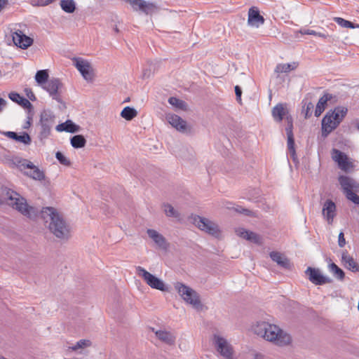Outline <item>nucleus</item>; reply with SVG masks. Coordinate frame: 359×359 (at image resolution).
<instances>
[{"mask_svg": "<svg viewBox=\"0 0 359 359\" xmlns=\"http://www.w3.org/2000/svg\"><path fill=\"white\" fill-rule=\"evenodd\" d=\"M11 196L10 204L24 216L35 219L40 215L51 233L60 239H68L70 236L69 225L55 208L53 207L43 208L41 211L37 208L27 204L25 198L20 197L17 193Z\"/></svg>", "mask_w": 359, "mask_h": 359, "instance_id": "nucleus-1", "label": "nucleus"}, {"mask_svg": "<svg viewBox=\"0 0 359 359\" xmlns=\"http://www.w3.org/2000/svg\"><path fill=\"white\" fill-rule=\"evenodd\" d=\"M253 330L257 335L278 346L287 345L291 341V337L288 334L284 332L278 326L264 321L257 323Z\"/></svg>", "mask_w": 359, "mask_h": 359, "instance_id": "nucleus-2", "label": "nucleus"}, {"mask_svg": "<svg viewBox=\"0 0 359 359\" xmlns=\"http://www.w3.org/2000/svg\"><path fill=\"white\" fill-rule=\"evenodd\" d=\"M347 114V109L337 107L333 110H329L322 120V136L326 137L335 130Z\"/></svg>", "mask_w": 359, "mask_h": 359, "instance_id": "nucleus-3", "label": "nucleus"}, {"mask_svg": "<svg viewBox=\"0 0 359 359\" xmlns=\"http://www.w3.org/2000/svg\"><path fill=\"white\" fill-rule=\"evenodd\" d=\"M339 182L348 200L356 205H359V182L345 175L339 177Z\"/></svg>", "mask_w": 359, "mask_h": 359, "instance_id": "nucleus-4", "label": "nucleus"}, {"mask_svg": "<svg viewBox=\"0 0 359 359\" xmlns=\"http://www.w3.org/2000/svg\"><path fill=\"white\" fill-rule=\"evenodd\" d=\"M55 116L51 111L44 110L41 112L39 123L40 140H46L50 135L51 129L55 122Z\"/></svg>", "mask_w": 359, "mask_h": 359, "instance_id": "nucleus-5", "label": "nucleus"}, {"mask_svg": "<svg viewBox=\"0 0 359 359\" xmlns=\"http://www.w3.org/2000/svg\"><path fill=\"white\" fill-rule=\"evenodd\" d=\"M175 289L187 304L195 308H198L201 305L198 294L189 286L177 282L175 284Z\"/></svg>", "mask_w": 359, "mask_h": 359, "instance_id": "nucleus-6", "label": "nucleus"}, {"mask_svg": "<svg viewBox=\"0 0 359 359\" xmlns=\"http://www.w3.org/2000/svg\"><path fill=\"white\" fill-rule=\"evenodd\" d=\"M137 274L142 277L146 283L153 289L166 291L167 287L163 280L148 272L142 266L136 268Z\"/></svg>", "mask_w": 359, "mask_h": 359, "instance_id": "nucleus-7", "label": "nucleus"}, {"mask_svg": "<svg viewBox=\"0 0 359 359\" xmlns=\"http://www.w3.org/2000/svg\"><path fill=\"white\" fill-rule=\"evenodd\" d=\"M192 219L194 224L201 230L215 236H219V229L215 222L198 215H194Z\"/></svg>", "mask_w": 359, "mask_h": 359, "instance_id": "nucleus-8", "label": "nucleus"}, {"mask_svg": "<svg viewBox=\"0 0 359 359\" xmlns=\"http://www.w3.org/2000/svg\"><path fill=\"white\" fill-rule=\"evenodd\" d=\"M213 344L216 350L226 359H233V348L224 337L214 334Z\"/></svg>", "mask_w": 359, "mask_h": 359, "instance_id": "nucleus-9", "label": "nucleus"}, {"mask_svg": "<svg viewBox=\"0 0 359 359\" xmlns=\"http://www.w3.org/2000/svg\"><path fill=\"white\" fill-rule=\"evenodd\" d=\"M73 62L85 80L87 81H92L93 80V70L88 61L81 57H74Z\"/></svg>", "mask_w": 359, "mask_h": 359, "instance_id": "nucleus-10", "label": "nucleus"}, {"mask_svg": "<svg viewBox=\"0 0 359 359\" xmlns=\"http://www.w3.org/2000/svg\"><path fill=\"white\" fill-rule=\"evenodd\" d=\"M62 87V83L58 79H51L48 80L43 86V88L49 93L50 96L53 100L58 102H62L60 95V89Z\"/></svg>", "mask_w": 359, "mask_h": 359, "instance_id": "nucleus-11", "label": "nucleus"}, {"mask_svg": "<svg viewBox=\"0 0 359 359\" xmlns=\"http://www.w3.org/2000/svg\"><path fill=\"white\" fill-rule=\"evenodd\" d=\"M19 167L21 170L29 169V172H26L25 174L36 180H43L45 178V175L43 171L35 166L31 161L24 159L19 162Z\"/></svg>", "mask_w": 359, "mask_h": 359, "instance_id": "nucleus-12", "label": "nucleus"}, {"mask_svg": "<svg viewBox=\"0 0 359 359\" xmlns=\"http://www.w3.org/2000/svg\"><path fill=\"white\" fill-rule=\"evenodd\" d=\"M305 273L309 276V280L316 285H322L331 283V279L324 276L318 269L308 267Z\"/></svg>", "mask_w": 359, "mask_h": 359, "instance_id": "nucleus-13", "label": "nucleus"}, {"mask_svg": "<svg viewBox=\"0 0 359 359\" xmlns=\"http://www.w3.org/2000/svg\"><path fill=\"white\" fill-rule=\"evenodd\" d=\"M332 158L337 162L339 168L344 171L346 172L353 168V163L349 161L347 155L337 149L332 150Z\"/></svg>", "mask_w": 359, "mask_h": 359, "instance_id": "nucleus-14", "label": "nucleus"}, {"mask_svg": "<svg viewBox=\"0 0 359 359\" xmlns=\"http://www.w3.org/2000/svg\"><path fill=\"white\" fill-rule=\"evenodd\" d=\"M12 38L14 44L22 49H26L33 43V39L20 30L13 32Z\"/></svg>", "mask_w": 359, "mask_h": 359, "instance_id": "nucleus-15", "label": "nucleus"}, {"mask_svg": "<svg viewBox=\"0 0 359 359\" xmlns=\"http://www.w3.org/2000/svg\"><path fill=\"white\" fill-rule=\"evenodd\" d=\"M264 18L257 8L252 7L248 11V24L251 27H259L264 23Z\"/></svg>", "mask_w": 359, "mask_h": 359, "instance_id": "nucleus-16", "label": "nucleus"}, {"mask_svg": "<svg viewBox=\"0 0 359 359\" xmlns=\"http://www.w3.org/2000/svg\"><path fill=\"white\" fill-rule=\"evenodd\" d=\"M168 122L178 131L186 133L187 125L186 121L183 120L179 116L174 114H168L166 115Z\"/></svg>", "mask_w": 359, "mask_h": 359, "instance_id": "nucleus-17", "label": "nucleus"}, {"mask_svg": "<svg viewBox=\"0 0 359 359\" xmlns=\"http://www.w3.org/2000/svg\"><path fill=\"white\" fill-rule=\"evenodd\" d=\"M322 213L328 224H332L336 216V205L330 199L326 200L323 204Z\"/></svg>", "mask_w": 359, "mask_h": 359, "instance_id": "nucleus-18", "label": "nucleus"}, {"mask_svg": "<svg viewBox=\"0 0 359 359\" xmlns=\"http://www.w3.org/2000/svg\"><path fill=\"white\" fill-rule=\"evenodd\" d=\"M2 134H4L7 137H9L18 142L23 143L25 145L30 144L32 142L30 136L27 133H22V134L18 135L15 132L7 131L3 132Z\"/></svg>", "mask_w": 359, "mask_h": 359, "instance_id": "nucleus-19", "label": "nucleus"}, {"mask_svg": "<svg viewBox=\"0 0 359 359\" xmlns=\"http://www.w3.org/2000/svg\"><path fill=\"white\" fill-rule=\"evenodd\" d=\"M272 116L276 122L280 123L283 121L284 116L286 117L290 115L288 114V111L285 108V104L278 103L272 109Z\"/></svg>", "mask_w": 359, "mask_h": 359, "instance_id": "nucleus-20", "label": "nucleus"}, {"mask_svg": "<svg viewBox=\"0 0 359 359\" xmlns=\"http://www.w3.org/2000/svg\"><path fill=\"white\" fill-rule=\"evenodd\" d=\"M341 260L345 266L353 272L359 271V265L356 261L348 255L346 250L344 251L341 255Z\"/></svg>", "mask_w": 359, "mask_h": 359, "instance_id": "nucleus-21", "label": "nucleus"}, {"mask_svg": "<svg viewBox=\"0 0 359 359\" xmlns=\"http://www.w3.org/2000/svg\"><path fill=\"white\" fill-rule=\"evenodd\" d=\"M333 95L332 94L325 93L324 95L319 99L316 107L315 109V116L318 117L321 115V114L325 109L327 102L331 100L333 98Z\"/></svg>", "mask_w": 359, "mask_h": 359, "instance_id": "nucleus-22", "label": "nucleus"}, {"mask_svg": "<svg viewBox=\"0 0 359 359\" xmlns=\"http://www.w3.org/2000/svg\"><path fill=\"white\" fill-rule=\"evenodd\" d=\"M147 234L159 248L162 249L168 248V245L165 238L156 230L148 229Z\"/></svg>", "mask_w": 359, "mask_h": 359, "instance_id": "nucleus-23", "label": "nucleus"}, {"mask_svg": "<svg viewBox=\"0 0 359 359\" xmlns=\"http://www.w3.org/2000/svg\"><path fill=\"white\" fill-rule=\"evenodd\" d=\"M236 234L241 238H243L248 241H252L255 243H259L261 241L260 236L250 231H247L245 229L239 228L236 230Z\"/></svg>", "mask_w": 359, "mask_h": 359, "instance_id": "nucleus-24", "label": "nucleus"}, {"mask_svg": "<svg viewBox=\"0 0 359 359\" xmlns=\"http://www.w3.org/2000/svg\"><path fill=\"white\" fill-rule=\"evenodd\" d=\"M55 129L58 132L66 131L68 133H74L79 131V126L76 125L71 120H67L65 123L58 124Z\"/></svg>", "mask_w": 359, "mask_h": 359, "instance_id": "nucleus-25", "label": "nucleus"}, {"mask_svg": "<svg viewBox=\"0 0 359 359\" xmlns=\"http://www.w3.org/2000/svg\"><path fill=\"white\" fill-rule=\"evenodd\" d=\"M156 336L161 341L168 345H173L176 337L170 332L165 330H158L156 332Z\"/></svg>", "mask_w": 359, "mask_h": 359, "instance_id": "nucleus-26", "label": "nucleus"}, {"mask_svg": "<svg viewBox=\"0 0 359 359\" xmlns=\"http://www.w3.org/2000/svg\"><path fill=\"white\" fill-rule=\"evenodd\" d=\"M270 257L273 262H276L278 265L283 268L287 269L290 266L289 260L278 252H271L270 253Z\"/></svg>", "mask_w": 359, "mask_h": 359, "instance_id": "nucleus-27", "label": "nucleus"}, {"mask_svg": "<svg viewBox=\"0 0 359 359\" xmlns=\"http://www.w3.org/2000/svg\"><path fill=\"white\" fill-rule=\"evenodd\" d=\"M287 154L293 160V161H296L297 159L294 148V135L287 136Z\"/></svg>", "mask_w": 359, "mask_h": 359, "instance_id": "nucleus-28", "label": "nucleus"}, {"mask_svg": "<svg viewBox=\"0 0 359 359\" xmlns=\"http://www.w3.org/2000/svg\"><path fill=\"white\" fill-rule=\"evenodd\" d=\"M71 144L74 148L80 149L85 147L86 140L81 135H76L71 138Z\"/></svg>", "mask_w": 359, "mask_h": 359, "instance_id": "nucleus-29", "label": "nucleus"}, {"mask_svg": "<svg viewBox=\"0 0 359 359\" xmlns=\"http://www.w3.org/2000/svg\"><path fill=\"white\" fill-rule=\"evenodd\" d=\"M60 5L61 8L67 13H72L76 10V4L74 0H61Z\"/></svg>", "mask_w": 359, "mask_h": 359, "instance_id": "nucleus-30", "label": "nucleus"}, {"mask_svg": "<svg viewBox=\"0 0 359 359\" xmlns=\"http://www.w3.org/2000/svg\"><path fill=\"white\" fill-rule=\"evenodd\" d=\"M330 271L333 274V276L337 279L342 280L345 277V273L344 271L340 269L337 264L334 263H332L329 265Z\"/></svg>", "mask_w": 359, "mask_h": 359, "instance_id": "nucleus-31", "label": "nucleus"}, {"mask_svg": "<svg viewBox=\"0 0 359 359\" xmlns=\"http://www.w3.org/2000/svg\"><path fill=\"white\" fill-rule=\"evenodd\" d=\"M334 21L342 27L351 29L359 28V24H354L352 22L346 20L340 17L334 18Z\"/></svg>", "mask_w": 359, "mask_h": 359, "instance_id": "nucleus-32", "label": "nucleus"}, {"mask_svg": "<svg viewBox=\"0 0 359 359\" xmlns=\"http://www.w3.org/2000/svg\"><path fill=\"white\" fill-rule=\"evenodd\" d=\"M35 80L39 85H44L48 81L47 69L39 70L35 75Z\"/></svg>", "mask_w": 359, "mask_h": 359, "instance_id": "nucleus-33", "label": "nucleus"}, {"mask_svg": "<svg viewBox=\"0 0 359 359\" xmlns=\"http://www.w3.org/2000/svg\"><path fill=\"white\" fill-rule=\"evenodd\" d=\"M137 114V111L132 107H126L121 113V116L127 121H130Z\"/></svg>", "mask_w": 359, "mask_h": 359, "instance_id": "nucleus-34", "label": "nucleus"}, {"mask_svg": "<svg viewBox=\"0 0 359 359\" xmlns=\"http://www.w3.org/2000/svg\"><path fill=\"white\" fill-rule=\"evenodd\" d=\"M168 102L172 106L175 107L177 109H182V110H187V103L175 97H171L168 99Z\"/></svg>", "mask_w": 359, "mask_h": 359, "instance_id": "nucleus-35", "label": "nucleus"}, {"mask_svg": "<svg viewBox=\"0 0 359 359\" xmlns=\"http://www.w3.org/2000/svg\"><path fill=\"white\" fill-rule=\"evenodd\" d=\"M164 212L168 217H172L177 218L180 217L179 212L175 210V208L168 203L163 205Z\"/></svg>", "mask_w": 359, "mask_h": 359, "instance_id": "nucleus-36", "label": "nucleus"}, {"mask_svg": "<svg viewBox=\"0 0 359 359\" xmlns=\"http://www.w3.org/2000/svg\"><path fill=\"white\" fill-rule=\"evenodd\" d=\"M91 341L88 339H81L78 341L74 346L72 347L73 351H76L80 348H87L91 346Z\"/></svg>", "mask_w": 359, "mask_h": 359, "instance_id": "nucleus-37", "label": "nucleus"}, {"mask_svg": "<svg viewBox=\"0 0 359 359\" xmlns=\"http://www.w3.org/2000/svg\"><path fill=\"white\" fill-rule=\"evenodd\" d=\"M294 67H292V65L287 63V64H279L276 67V72L278 73H287L290 72L291 70L294 69Z\"/></svg>", "mask_w": 359, "mask_h": 359, "instance_id": "nucleus-38", "label": "nucleus"}, {"mask_svg": "<svg viewBox=\"0 0 359 359\" xmlns=\"http://www.w3.org/2000/svg\"><path fill=\"white\" fill-rule=\"evenodd\" d=\"M287 126L285 127V131L287 136H293V121L291 116H286Z\"/></svg>", "mask_w": 359, "mask_h": 359, "instance_id": "nucleus-39", "label": "nucleus"}, {"mask_svg": "<svg viewBox=\"0 0 359 359\" xmlns=\"http://www.w3.org/2000/svg\"><path fill=\"white\" fill-rule=\"evenodd\" d=\"M55 157L57 159V161L60 162V163H61L62 165H67V166L70 165V164H71L70 161L66 156H65V155L62 152L57 151L55 154Z\"/></svg>", "mask_w": 359, "mask_h": 359, "instance_id": "nucleus-40", "label": "nucleus"}, {"mask_svg": "<svg viewBox=\"0 0 359 359\" xmlns=\"http://www.w3.org/2000/svg\"><path fill=\"white\" fill-rule=\"evenodd\" d=\"M8 97L13 102L18 103L22 97L19 93L11 92L8 94Z\"/></svg>", "mask_w": 359, "mask_h": 359, "instance_id": "nucleus-41", "label": "nucleus"}, {"mask_svg": "<svg viewBox=\"0 0 359 359\" xmlns=\"http://www.w3.org/2000/svg\"><path fill=\"white\" fill-rule=\"evenodd\" d=\"M306 112H305V116L306 118L310 117L312 114V110L313 109V104L309 102L308 103H306Z\"/></svg>", "mask_w": 359, "mask_h": 359, "instance_id": "nucleus-42", "label": "nucleus"}, {"mask_svg": "<svg viewBox=\"0 0 359 359\" xmlns=\"http://www.w3.org/2000/svg\"><path fill=\"white\" fill-rule=\"evenodd\" d=\"M18 104H19L20 106L23 107L24 108L32 107V104L30 103V102L27 99H26L23 97L20 100V102Z\"/></svg>", "mask_w": 359, "mask_h": 359, "instance_id": "nucleus-43", "label": "nucleus"}, {"mask_svg": "<svg viewBox=\"0 0 359 359\" xmlns=\"http://www.w3.org/2000/svg\"><path fill=\"white\" fill-rule=\"evenodd\" d=\"M25 93L30 100L35 101L36 100V96L31 88H26L25 89Z\"/></svg>", "mask_w": 359, "mask_h": 359, "instance_id": "nucleus-44", "label": "nucleus"}, {"mask_svg": "<svg viewBox=\"0 0 359 359\" xmlns=\"http://www.w3.org/2000/svg\"><path fill=\"white\" fill-rule=\"evenodd\" d=\"M338 245L340 248H343L346 245V240L344 238V234L342 231L340 232L339 234Z\"/></svg>", "mask_w": 359, "mask_h": 359, "instance_id": "nucleus-45", "label": "nucleus"}, {"mask_svg": "<svg viewBox=\"0 0 359 359\" xmlns=\"http://www.w3.org/2000/svg\"><path fill=\"white\" fill-rule=\"evenodd\" d=\"M299 32L302 34H309V35H313V36H315V34H316V32L315 30L310 29H305V28L301 29L299 31Z\"/></svg>", "mask_w": 359, "mask_h": 359, "instance_id": "nucleus-46", "label": "nucleus"}, {"mask_svg": "<svg viewBox=\"0 0 359 359\" xmlns=\"http://www.w3.org/2000/svg\"><path fill=\"white\" fill-rule=\"evenodd\" d=\"M235 93H236V100L238 101H241V100L242 90H241L240 86H235Z\"/></svg>", "mask_w": 359, "mask_h": 359, "instance_id": "nucleus-47", "label": "nucleus"}, {"mask_svg": "<svg viewBox=\"0 0 359 359\" xmlns=\"http://www.w3.org/2000/svg\"><path fill=\"white\" fill-rule=\"evenodd\" d=\"M54 0H38L37 5L41 6H44L50 4Z\"/></svg>", "mask_w": 359, "mask_h": 359, "instance_id": "nucleus-48", "label": "nucleus"}, {"mask_svg": "<svg viewBox=\"0 0 359 359\" xmlns=\"http://www.w3.org/2000/svg\"><path fill=\"white\" fill-rule=\"evenodd\" d=\"M6 101L4 99L0 97V113L3 111L4 109L6 106Z\"/></svg>", "mask_w": 359, "mask_h": 359, "instance_id": "nucleus-49", "label": "nucleus"}, {"mask_svg": "<svg viewBox=\"0 0 359 359\" xmlns=\"http://www.w3.org/2000/svg\"><path fill=\"white\" fill-rule=\"evenodd\" d=\"M237 212H242L245 214V215H250V210L245 208H241V210L236 209Z\"/></svg>", "mask_w": 359, "mask_h": 359, "instance_id": "nucleus-50", "label": "nucleus"}, {"mask_svg": "<svg viewBox=\"0 0 359 359\" xmlns=\"http://www.w3.org/2000/svg\"><path fill=\"white\" fill-rule=\"evenodd\" d=\"M315 36L323 38V39H326L327 37V34H325L321 33V32H316V34H315Z\"/></svg>", "mask_w": 359, "mask_h": 359, "instance_id": "nucleus-51", "label": "nucleus"}, {"mask_svg": "<svg viewBox=\"0 0 359 359\" xmlns=\"http://www.w3.org/2000/svg\"><path fill=\"white\" fill-rule=\"evenodd\" d=\"M32 118L28 117V120L27 121L26 125L24 126V128H28L31 125Z\"/></svg>", "mask_w": 359, "mask_h": 359, "instance_id": "nucleus-52", "label": "nucleus"}, {"mask_svg": "<svg viewBox=\"0 0 359 359\" xmlns=\"http://www.w3.org/2000/svg\"><path fill=\"white\" fill-rule=\"evenodd\" d=\"M113 29H114V32H116L117 34L119 32V29L116 25H115V27L113 28Z\"/></svg>", "mask_w": 359, "mask_h": 359, "instance_id": "nucleus-53", "label": "nucleus"}, {"mask_svg": "<svg viewBox=\"0 0 359 359\" xmlns=\"http://www.w3.org/2000/svg\"><path fill=\"white\" fill-rule=\"evenodd\" d=\"M0 359H8V358H4L3 356H0Z\"/></svg>", "mask_w": 359, "mask_h": 359, "instance_id": "nucleus-54", "label": "nucleus"}, {"mask_svg": "<svg viewBox=\"0 0 359 359\" xmlns=\"http://www.w3.org/2000/svg\"><path fill=\"white\" fill-rule=\"evenodd\" d=\"M357 128H358V130H359V123H358V126H357Z\"/></svg>", "mask_w": 359, "mask_h": 359, "instance_id": "nucleus-55", "label": "nucleus"}]
</instances>
